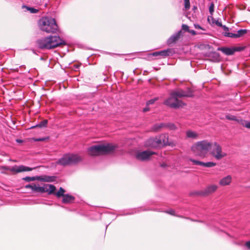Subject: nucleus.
Segmentation results:
<instances>
[{"instance_id":"f257e3e1","label":"nucleus","mask_w":250,"mask_h":250,"mask_svg":"<svg viewBox=\"0 0 250 250\" xmlns=\"http://www.w3.org/2000/svg\"><path fill=\"white\" fill-rule=\"evenodd\" d=\"M212 143L207 140L198 141L191 147V150L195 155L202 158H206L212 146Z\"/></svg>"},{"instance_id":"f03ea898","label":"nucleus","mask_w":250,"mask_h":250,"mask_svg":"<svg viewBox=\"0 0 250 250\" xmlns=\"http://www.w3.org/2000/svg\"><path fill=\"white\" fill-rule=\"evenodd\" d=\"M37 43L41 49H50L64 44L65 42L59 36H50L38 40Z\"/></svg>"},{"instance_id":"7ed1b4c3","label":"nucleus","mask_w":250,"mask_h":250,"mask_svg":"<svg viewBox=\"0 0 250 250\" xmlns=\"http://www.w3.org/2000/svg\"><path fill=\"white\" fill-rule=\"evenodd\" d=\"M40 29L47 33H55L58 30V26L54 19L43 17L39 21Z\"/></svg>"},{"instance_id":"20e7f679","label":"nucleus","mask_w":250,"mask_h":250,"mask_svg":"<svg viewBox=\"0 0 250 250\" xmlns=\"http://www.w3.org/2000/svg\"><path fill=\"white\" fill-rule=\"evenodd\" d=\"M116 148V146L110 144L103 145H95L88 149L90 155L97 156L104 155L112 152Z\"/></svg>"},{"instance_id":"39448f33","label":"nucleus","mask_w":250,"mask_h":250,"mask_svg":"<svg viewBox=\"0 0 250 250\" xmlns=\"http://www.w3.org/2000/svg\"><path fill=\"white\" fill-rule=\"evenodd\" d=\"M82 160L81 156L72 153H67L63 155V156L59 159L56 164L64 167L67 166L75 165Z\"/></svg>"},{"instance_id":"423d86ee","label":"nucleus","mask_w":250,"mask_h":250,"mask_svg":"<svg viewBox=\"0 0 250 250\" xmlns=\"http://www.w3.org/2000/svg\"><path fill=\"white\" fill-rule=\"evenodd\" d=\"M212 144L209 153L215 160H221L227 156V153L223 150L221 145L215 142L212 143Z\"/></svg>"},{"instance_id":"0eeeda50","label":"nucleus","mask_w":250,"mask_h":250,"mask_svg":"<svg viewBox=\"0 0 250 250\" xmlns=\"http://www.w3.org/2000/svg\"><path fill=\"white\" fill-rule=\"evenodd\" d=\"M164 104L172 108H178L183 105V103L179 100L176 95H173V92L170 93V97L164 102Z\"/></svg>"},{"instance_id":"6e6552de","label":"nucleus","mask_w":250,"mask_h":250,"mask_svg":"<svg viewBox=\"0 0 250 250\" xmlns=\"http://www.w3.org/2000/svg\"><path fill=\"white\" fill-rule=\"evenodd\" d=\"M56 190V187L52 185L46 184L40 187L39 184H34L33 191L36 192H48V194H52Z\"/></svg>"},{"instance_id":"1a4fd4ad","label":"nucleus","mask_w":250,"mask_h":250,"mask_svg":"<svg viewBox=\"0 0 250 250\" xmlns=\"http://www.w3.org/2000/svg\"><path fill=\"white\" fill-rule=\"evenodd\" d=\"M1 168L6 170H9L13 173H18L24 171H30L35 169V168H31L23 165L21 166H14L11 167L7 166H2Z\"/></svg>"},{"instance_id":"9d476101","label":"nucleus","mask_w":250,"mask_h":250,"mask_svg":"<svg viewBox=\"0 0 250 250\" xmlns=\"http://www.w3.org/2000/svg\"><path fill=\"white\" fill-rule=\"evenodd\" d=\"M155 154V153L152 151H143L137 153L136 158L140 161H146L148 160L151 155Z\"/></svg>"},{"instance_id":"9b49d317","label":"nucleus","mask_w":250,"mask_h":250,"mask_svg":"<svg viewBox=\"0 0 250 250\" xmlns=\"http://www.w3.org/2000/svg\"><path fill=\"white\" fill-rule=\"evenodd\" d=\"M172 92L173 95H176L178 98L182 97H189L192 96V92L189 89H188L186 91L180 89L173 91Z\"/></svg>"},{"instance_id":"f8f14e48","label":"nucleus","mask_w":250,"mask_h":250,"mask_svg":"<svg viewBox=\"0 0 250 250\" xmlns=\"http://www.w3.org/2000/svg\"><path fill=\"white\" fill-rule=\"evenodd\" d=\"M218 188V186L214 184L209 185L200 191V194L203 196H208L214 193Z\"/></svg>"},{"instance_id":"ddd939ff","label":"nucleus","mask_w":250,"mask_h":250,"mask_svg":"<svg viewBox=\"0 0 250 250\" xmlns=\"http://www.w3.org/2000/svg\"><path fill=\"white\" fill-rule=\"evenodd\" d=\"M189 161L192 163L193 165L197 166H201L206 167H212L216 165V163L213 162H203L193 159H189Z\"/></svg>"},{"instance_id":"4468645a","label":"nucleus","mask_w":250,"mask_h":250,"mask_svg":"<svg viewBox=\"0 0 250 250\" xmlns=\"http://www.w3.org/2000/svg\"><path fill=\"white\" fill-rule=\"evenodd\" d=\"M247 32L246 29H240L237 31L236 34L230 33V32H224V35L226 37H231V38H238L243 36Z\"/></svg>"},{"instance_id":"2eb2a0df","label":"nucleus","mask_w":250,"mask_h":250,"mask_svg":"<svg viewBox=\"0 0 250 250\" xmlns=\"http://www.w3.org/2000/svg\"><path fill=\"white\" fill-rule=\"evenodd\" d=\"M170 50L169 49L162 50L160 51L155 52L149 55V58L151 57H165L169 55Z\"/></svg>"},{"instance_id":"dca6fc26","label":"nucleus","mask_w":250,"mask_h":250,"mask_svg":"<svg viewBox=\"0 0 250 250\" xmlns=\"http://www.w3.org/2000/svg\"><path fill=\"white\" fill-rule=\"evenodd\" d=\"M181 34V31H178L177 33L172 35L167 40V42L168 44H172L173 43L177 41H178Z\"/></svg>"},{"instance_id":"f3484780","label":"nucleus","mask_w":250,"mask_h":250,"mask_svg":"<svg viewBox=\"0 0 250 250\" xmlns=\"http://www.w3.org/2000/svg\"><path fill=\"white\" fill-rule=\"evenodd\" d=\"M232 181V177L230 175H228L219 181V184L221 186H225L229 185L230 184Z\"/></svg>"},{"instance_id":"a211bd4d","label":"nucleus","mask_w":250,"mask_h":250,"mask_svg":"<svg viewBox=\"0 0 250 250\" xmlns=\"http://www.w3.org/2000/svg\"><path fill=\"white\" fill-rule=\"evenodd\" d=\"M208 21L210 23L211 25L215 24L218 26H222L221 20L220 19H218L217 20L213 18L212 16L208 17Z\"/></svg>"},{"instance_id":"6ab92c4d","label":"nucleus","mask_w":250,"mask_h":250,"mask_svg":"<svg viewBox=\"0 0 250 250\" xmlns=\"http://www.w3.org/2000/svg\"><path fill=\"white\" fill-rule=\"evenodd\" d=\"M157 142L156 141V138H151L148 139L145 144V145L147 147H158Z\"/></svg>"},{"instance_id":"aec40b11","label":"nucleus","mask_w":250,"mask_h":250,"mask_svg":"<svg viewBox=\"0 0 250 250\" xmlns=\"http://www.w3.org/2000/svg\"><path fill=\"white\" fill-rule=\"evenodd\" d=\"M218 50L221 51L227 55H231L234 53V50L233 48L219 47Z\"/></svg>"},{"instance_id":"412c9836","label":"nucleus","mask_w":250,"mask_h":250,"mask_svg":"<svg viewBox=\"0 0 250 250\" xmlns=\"http://www.w3.org/2000/svg\"><path fill=\"white\" fill-rule=\"evenodd\" d=\"M186 137L190 139H196L198 137V134L195 131L189 130L186 131Z\"/></svg>"},{"instance_id":"4be33fe9","label":"nucleus","mask_w":250,"mask_h":250,"mask_svg":"<svg viewBox=\"0 0 250 250\" xmlns=\"http://www.w3.org/2000/svg\"><path fill=\"white\" fill-rule=\"evenodd\" d=\"M74 199V197L67 194L63 195L62 202L64 203H70L73 202Z\"/></svg>"},{"instance_id":"5701e85b","label":"nucleus","mask_w":250,"mask_h":250,"mask_svg":"<svg viewBox=\"0 0 250 250\" xmlns=\"http://www.w3.org/2000/svg\"><path fill=\"white\" fill-rule=\"evenodd\" d=\"M159 136L163 146L170 145L168 142V136L167 135L163 134L160 135Z\"/></svg>"},{"instance_id":"b1692460","label":"nucleus","mask_w":250,"mask_h":250,"mask_svg":"<svg viewBox=\"0 0 250 250\" xmlns=\"http://www.w3.org/2000/svg\"><path fill=\"white\" fill-rule=\"evenodd\" d=\"M55 177L53 176H45L44 178L40 177V180L47 182H51L55 181Z\"/></svg>"},{"instance_id":"393cba45","label":"nucleus","mask_w":250,"mask_h":250,"mask_svg":"<svg viewBox=\"0 0 250 250\" xmlns=\"http://www.w3.org/2000/svg\"><path fill=\"white\" fill-rule=\"evenodd\" d=\"M23 180L27 182H29L31 181H34L36 180H40V176H37V177H25L23 178Z\"/></svg>"},{"instance_id":"a878e982","label":"nucleus","mask_w":250,"mask_h":250,"mask_svg":"<svg viewBox=\"0 0 250 250\" xmlns=\"http://www.w3.org/2000/svg\"><path fill=\"white\" fill-rule=\"evenodd\" d=\"M64 189L61 187L59 189V190L56 193L54 191V192L53 194H55L58 198H59L61 196H62L63 197V195H65L64 194Z\"/></svg>"},{"instance_id":"bb28decb","label":"nucleus","mask_w":250,"mask_h":250,"mask_svg":"<svg viewBox=\"0 0 250 250\" xmlns=\"http://www.w3.org/2000/svg\"><path fill=\"white\" fill-rule=\"evenodd\" d=\"M23 8H25L27 9V10L29 11L31 13H36L38 12V10L35 9L32 7H29L25 6H23Z\"/></svg>"},{"instance_id":"cd10ccee","label":"nucleus","mask_w":250,"mask_h":250,"mask_svg":"<svg viewBox=\"0 0 250 250\" xmlns=\"http://www.w3.org/2000/svg\"><path fill=\"white\" fill-rule=\"evenodd\" d=\"M47 120H43V121L40 122L39 124L35 126L39 127H42L45 126L47 125Z\"/></svg>"},{"instance_id":"c85d7f7f","label":"nucleus","mask_w":250,"mask_h":250,"mask_svg":"<svg viewBox=\"0 0 250 250\" xmlns=\"http://www.w3.org/2000/svg\"><path fill=\"white\" fill-rule=\"evenodd\" d=\"M164 126V125L163 124H160L159 125H154L153 127V130L154 131H157L160 128L163 127Z\"/></svg>"},{"instance_id":"c756f323","label":"nucleus","mask_w":250,"mask_h":250,"mask_svg":"<svg viewBox=\"0 0 250 250\" xmlns=\"http://www.w3.org/2000/svg\"><path fill=\"white\" fill-rule=\"evenodd\" d=\"M155 138H156V141L157 142V144H158L157 145V146L161 147V146H163L162 143L161 142V139L160 138V136H159L158 137H156Z\"/></svg>"},{"instance_id":"7c9ffc66","label":"nucleus","mask_w":250,"mask_h":250,"mask_svg":"<svg viewBox=\"0 0 250 250\" xmlns=\"http://www.w3.org/2000/svg\"><path fill=\"white\" fill-rule=\"evenodd\" d=\"M226 119L229 120L236 121V117L235 116L232 115H227L226 116Z\"/></svg>"},{"instance_id":"2f4dec72","label":"nucleus","mask_w":250,"mask_h":250,"mask_svg":"<svg viewBox=\"0 0 250 250\" xmlns=\"http://www.w3.org/2000/svg\"><path fill=\"white\" fill-rule=\"evenodd\" d=\"M214 4L213 2H212L209 7V12L211 15L213 14L214 12Z\"/></svg>"},{"instance_id":"473e14b6","label":"nucleus","mask_w":250,"mask_h":250,"mask_svg":"<svg viewBox=\"0 0 250 250\" xmlns=\"http://www.w3.org/2000/svg\"><path fill=\"white\" fill-rule=\"evenodd\" d=\"M157 100H158V98H155L154 99L149 100L146 103V105L148 106L150 104H154L155 103V102Z\"/></svg>"},{"instance_id":"72a5a7b5","label":"nucleus","mask_w":250,"mask_h":250,"mask_svg":"<svg viewBox=\"0 0 250 250\" xmlns=\"http://www.w3.org/2000/svg\"><path fill=\"white\" fill-rule=\"evenodd\" d=\"M185 2V9L186 10H187L190 8V2L189 1H184Z\"/></svg>"},{"instance_id":"f704fd0d","label":"nucleus","mask_w":250,"mask_h":250,"mask_svg":"<svg viewBox=\"0 0 250 250\" xmlns=\"http://www.w3.org/2000/svg\"><path fill=\"white\" fill-rule=\"evenodd\" d=\"M194 27L196 28V29H202L204 31H205V29H204L203 28H202L200 25L198 24H194Z\"/></svg>"},{"instance_id":"c9c22d12","label":"nucleus","mask_w":250,"mask_h":250,"mask_svg":"<svg viewBox=\"0 0 250 250\" xmlns=\"http://www.w3.org/2000/svg\"><path fill=\"white\" fill-rule=\"evenodd\" d=\"M166 212L171 215H175V211L173 209H169L168 210L166 211Z\"/></svg>"},{"instance_id":"e433bc0d","label":"nucleus","mask_w":250,"mask_h":250,"mask_svg":"<svg viewBox=\"0 0 250 250\" xmlns=\"http://www.w3.org/2000/svg\"><path fill=\"white\" fill-rule=\"evenodd\" d=\"M167 126L170 129H172V130H174L176 129V126L174 125L173 124H170V125H167Z\"/></svg>"},{"instance_id":"4c0bfd02","label":"nucleus","mask_w":250,"mask_h":250,"mask_svg":"<svg viewBox=\"0 0 250 250\" xmlns=\"http://www.w3.org/2000/svg\"><path fill=\"white\" fill-rule=\"evenodd\" d=\"M34 184H31V185H27L25 186V188H30L33 190V188H34Z\"/></svg>"},{"instance_id":"58836bf2","label":"nucleus","mask_w":250,"mask_h":250,"mask_svg":"<svg viewBox=\"0 0 250 250\" xmlns=\"http://www.w3.org/2000/svg\"><path fill=\"white\" fill-rule=\"evenodd\" d=\"M182 29L184 30H186V31H188V30H189L188 26V25H186V24H183L182 26Z\"/></svg>"},{"instance_id":"ea45409f","label":"nucleus","mask_w":250,"mask_h":250,"mask_svg":"<svg viewBox=\"0 0 250 250\" xmlns=\"http://www.w3.org/2000/svg\"><path fill=\"white\" fill-rule=\"evenodd\" d=\"M220 27L223 28V30L225 31V32H228L229 29L226 25H222V26H221Z\"/></svg>"},{"instance_id":"a19ab883","label":"nucleus","mask_w":250,"mask_h":250,"mask_svg":"<svg viewBox=\"0 0 250 250\" xmlns=\"http://www.w3.org/2000/svg\"><path fill=\"white\" fill-rule=\"evenodd\" d=\"M233 48L234 50V53L236 51H241L243 49L242 47H233Z\"/></svg>"},{"instance_id":"79ce46f5","label":"nucleus","mask_w":250,"mask_h":250,"mask_svg":"<svg viewBox=\"0 0 250 250\" xmlns=\"http://www.w3.org/2000/svg\"><path fill=\"white\" fill-rule=\"evenodd\" d=\"M188 32L191 33L192 35H196V32L193 30H188Z\"/></svg>"},{"instance_id":"37998d69","label":"nucleus","mask_w":250,"mask_h":250,"mask_svg":"<svg viewBox=\"0 0 250 250\" xmlns=\"http://www.w3.org/2000/svg\"><path fill=\"white\" fill-rule=\"evenodd\" d=\"M244 126L248 128H250V122H246L245 124L244 125Z\"/></svg>"},{"instance_id":"c03bdc74","label":"nucleus","mask_w":250,"mask_h":250,"mask_svg":"<svg viewBox=\"0 0 250 250\" xmlns=\"http://www.w3.org/2000/svg\"><path fill=\"white\" fill-rule=\"evenodd\" d=\"M44 140V138H37V139H34L35 141H43Z\"/></svg>"},{"instance_id":"a18cd8bd","label":"nucleus","mask_w":250,"mask_h":250,"mask_svg":"<svg viewBox=\"0 0 250 250\" xmlns=\"http://www.w3.org/2000/svg\"><path fill=\"white\" fill-rule=\"evenodd\" d=\"M246 246L249 249H250V241L246 243Z\"/></svg>"},{"instance_id":"49530a36","label":"nucleus","mask_w":250,"mask_h":250,"mask_svg":"<svg viewBox=\"0 0 250 250\" xmlns=\"http://www.w3.org/2000/svg\"><path fill=\"white\" fill-rule=\"evenodd\" d=\"M148 110H149V108H148V107H146L144 108V109H143V111H144V112H146V111H148Z\"/></svg>"},{"instance_id":"de8ad7c7","label":"nucleus","mask_w":250,"mask_h":250,"mask_svg":"<svg viewBox=\"0 0 250 250\" xmlns=\"http://www.w3.org/2000/svg\"><path fill=\"white\" fill-rule=\"evenodd\" d=\"M189 1V0H184V1Z\"/></svg>"},{"instance_id":"09e8293b","label":"nucleus","mask_w":250,"mask_h":250,"mask_svg":"<svg viewBox=\"0 0 250 250\" xmlns=\"http://www.w3.org/2000/svg\"><path fill=\"white\" fill-rule=\"evenodd\" d=\"M21 140H17V142H21Z\"/></svg>"},{"instance_id":"8fccbe9b","label":"nucleus","mask_w":250,"mask_h":250,"mask_svg":"<svg viewBox=\"0 0 250 250\" xmlns=\"http://www.w3.org/2000/svg\"><path fill=\"white\" fill-rule=\"evenodd\" d=\"M12 162H16V160H13Z\"/></svg>"},{"instance_id":"3c124183","label":"nucleus","mask_w":250,"mask_h":250,"mask_svg":"<svg viewBox=\"0 0 250 250\" xmlns=\"http://www.w3.org/2000/svg\"><path fill=\"white\" fill-rule=\"evenodd\" d=\"M78 67H79V66H78V65L76 66V68H78Z\"/></svg>"},{"instance_id":"603ef678","label":"nucleus","mask_w":250,"mask_h":250,"mask_svg":"<svg viewBox=\"0 0 250 250\" xmlns=\"http://www.w3.org/2000/svg\"><path fill=\"white\" fill-rule=\"evenodd\" d=\"M9 161H13V160L10 159H9Z\"/></svg>"}]
</instances>
